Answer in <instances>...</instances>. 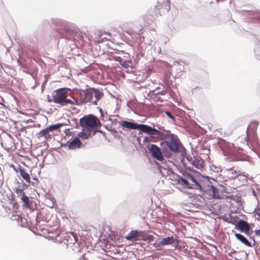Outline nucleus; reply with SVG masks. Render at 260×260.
<instances>
[{
  "label": "nucleus",
  "mask_w": 260,
  "mask_h": 260,
  "mask_svg": "<svg viewBox=\"0 0 260 260\" xmlns=\"http://www.w3.org/2000/svg\"><path fill=\"white\" fill-rule=\"evenodd\" d=\"M92 133H93V134H94L95 131H91L89 128H82V131L77 134V136L78 138H80L82 139H88L91 136Z\"/></svg>",
  "instance_id": "9d476101"
},
{
  "label": "nucleus",
  "mask_w": 260,
  "mask_h": 260,
  "mask_svg": "<svg viewBox=\"0 0 260 260\" xmlns=\"http://www.w3.org/2000/svg\"><path fill=\"white\" fill-rule=\"evenodd\" d=\"M50 131L47 127L46 128L43 129L42 131H41L38 134V138L40 137H44V138L46 140L50 139V135L49 134V132Z\"/></svg>",
  "instance_id": "a211bd4d"
},
{
  "label": "nucleus",
  "mask_w": 260,
  "mask_h": 260,
  "mask_svg": "<svg viewBox=\"0 0 260 260\" xmlns=\"http://www.w3.org/2000/svg\"><path fill=\"white\" fill-rule=\"evenodd\" d=\"M15 192L17 194L18 198L20 197L23 194V193H25L22 189L18 188H16L15 189Z\"/></svg>",
  "instance_id": "393cba45"
},
{
  "label": "nucleus",
  "mask_w": 260,
  "mask_h": 260,
  "mask_svg": "<svg viewBox=\"0 0 260 260\" xmlns=\"http://www.w3.org/2000/svg\"><path fill=\"white\" fill-rule=\"evenodd\" d=\"M78 260H86L85 258L84 255H82L81 257H80Z\"/></svg>",
  "instance_id": "c756f323"
},
{
  "label": "nucleus",
  "mask_w": 260,
  "mask_h": 260,
  "mask_svg": "<svg viewBox=\"0 0 260 260\" xmlns=\"http://www.w3.org/2000/svg\"><path fill=\"white\" fill-rule=\"evenodd\" d=\"M121 125L123 127L127 128L128 129H138L142 132L146 133L150 135V138L146 137L144 139V141L147 142L151 141L155 142L160 137L164 136V134L161 132L146 124H138L136 123H133L127 121H123L121 122Z\"/></svg>",
  "instance_id": "f257e3e1"
},
{
  "label": "nucleus",
  "mask_w": 260,
  "mask_h": 260,
  "mask_svg": "<svg viewBox=\"0 0 260 260\" xmlns=\"http://www.w3.org/2000/svg\"><path fill=\"white\" fill-rule=\"evenodd\" d=\"M225 221H226L228 223L234 224L235 225V226H236L238 223H239L240 219L239 217L238 216L230 215L228 217H226Z\"/></svg>",
  "instance_id": "2eb2a0df"
},
{
  "label": "nucleus",
  "mask_w": 260,
  "mask_h": 260,
  "mask_svg": "<svg viewBox=\"0 0 260 260\" xmlns=\"http://www.w3.org/2000/svg\"><path fill=\"white\" fill-rule=\"evenodd\" d=\"M81 98L78 100L80 104L89 102L93 105H97V102L103 96V93L98 89L89 88L80 93Z\"/></svg>",
  "instance_id": "7ed1b4c3"
},
{
  "label": "nucleus",
  "mask_w": 260,
  "mask_h": 260,
  "mask_svg": "<svg viewBox=\"0 0 260 260\" xmlns=\"http://www.w3.org/2000/svg\"><path fill=\"white\" fill-rule=\"evenodd\" d=\"M22 218H22V217L21 215L17 214H13L12 217H11L12 220H13V221H16L18 223H19L20 222L22 221Z\"/></svg>",
  "instance_id": "5701e85b"
},
{
  "label": "nucleus",
  "mask_w": 260,
  "mask_h": 260,
  "mask_svg": "<svg viewBox=\"0 0 260 260\" xmlns=\"http://www.w3.org/2000/svg\"><path fill=\"white\" fill-rule=\"evenodd\" d=\"M147 149L153 157L159 161H162L164 158L162 155L160 148L156 145L152 144Z\"/></svg>",
  "instance_id": "39448f33"
},
{
  "label": "nucleus",
  "mask_w": 260,
  "mask_h": 260,
  "mask_svg": "<svg viewBox=\"0 0 260 260\" xmlns=\"http://www.w3.org/2000/svg\"><path fill=\"white\" fill-rule=\"evenodd\" d=\"M145 232L143 231H138L137 230H132L129 234L124 237L126 240L128 241L140 240V238L144 240L142 238Z\"/></svg>",
  "instance_id": "423d86ee"
},
{
  "label": "nucleus",
  "mask_w": 260,
  "mask_h": 260,
  "mask_svg": "<svg viewBox=\"0 0 260 260\" xmlns=\"http://www.w3.org/2000/svg\"><path fill=\"white\" fill-rule=\"evenodd\" d=\"M68 90L65 88H60L54 91L52 96V101L62 106L68 105H79L80 102L78 100L73 98L68 99Z\"/></svg>",
  "instance_id": "f03ea898"
},
{
  "label": "nucleus",
  "mask_w": 260,
  "mask_h": 260,
  "mask_svg": "<svg viewBox=\"0 0 260 260\" xmlns=\"http://www.w3.org/2000/svg\"><path fill=\"white\" fill-rule=\"evenodd\" d=\"M80 123L82 128H89L91 131H94V127L101 126L100 120L95 116L91 114L81 118Z\"/></svg>",
  "instance_id": "20e7f679"
},
{
  "label": "nucleus",
  "mask_w": 260,
  "mask_h": 260,
  "mask_svg": "<svg viewBox=\"0 0 260 260\" xmlns=\"http://www.w3.org/2000/svg\"><path fill=\"white\" fill-rule=\"evenodd\" d=\"M254 225V224H251V226H253Z\"/></svg>",
  "instance_id": "7c9ffc66"
},
{
  "label": "nucleus",
  "mask_w": 260,
  "mask_h": 260,
  "mask_svg": "<svg viewBox=\"0 0 260 260\" xmlns=\"http://www.w3.org/2000/svg\"><path fill=\"white\" fill-rule=\"evenodd\" d=\"M166 114L171 119L173 120H175V117L169 111L166 112Z\"/></svg>",
  "instance_id": "a878e982"
},
{
  "label": "nucleus",
  "mask_w": 260,
  "mask_h": 260,
  "mask_svg": "<svg viewBox=\"0 0 260 260\" xmlns=\"http://www.w3.org/2000/svg\"><path fill=\"white\" fill-rule=\"evenodd\" d=\"M63 125V124L62 123H57L49 126L48 127V128L50 131H52L59 128Z\"/></svg>",
  "instance_id": "4be33fe9"
},
{
  "label": "nucleus",
  "mask_w": 260,
  "mask_h": 260,
  "mask_svg": "<svg viewBox=\"0 0 260 260\" xmlns=\"http://www.w3.org/2000/svg\"><path fill=\"white\" fill-rule=\"evenodd\" d=\"M166 91L165 90L161 91L159 92V94H160L161 95H165V94H166Z\"/></svg>",
  "instance_id": "c85d7f7f"
},
{
  "label": "nucleus",
  "mask_w": 260,
  "mask_h": 260,
  "mask_svg": "<svg viewBox=\"0 0 260 260\" xmlns=\"http://www.w3.org/2000/svg\"><path fill=\"white\" fill-rule=\"evenodd\" d=\"M177 181L179 184L182 185L184 188H191L189 183L188 181L182 177H178L177 179Z\"/></svg>",
  "instance_id": "f3484780"
},
{
  "label": "nucleus",
  "mask_w": 260,
  "mask_h": 260,
  "mask_svg": "<svg viewBox=\"0 0 260 260\" xmlns=\"http://www.w3.org/2000/svg\"><path fill=\"white\" fill-rule=\"evenodd\" d=\"M70 234L72 236V237L74 238V242H77L78 240V237H77L76 234L74 232H71Z\"/></svg>",
  "instance_id": "bb28decb"
},
{
  "label": "nucleus",
  "mask_w": 260,
  "mask_h": 260,
  "mask_svg": "<svg viewBox=\"0 0 260 260\" xmlns=\"http://www.w3.org/2000/svg\"><path fill=\"white\" fill-rule=\"evenodd\" d=\"M121 65L125 68H128L129 67V65L128 64V62L126 61H124L122 62H121Z\"/></svg>",
  "instance_id": "cd10ccee"
},
{
  "label": "nucleus",
  "mask_w": 260,
  "mask_h": 260,
  "mask_svg": "<svg viewBox=\"0 0 260 260\" xmlns=\"http://www.w3.org/2000/svg\"><path fill=\"white\" fill-rule=\"evenodd\" d=\"M251 226L246 221L243 220H240L239 223L235 226V229L244 232L246 234H248Z\"/></svg>",
  "instance_id": "0eeeda50"
},
{
  "label": "nucleus",
  "mask_w": 260,
  "mask_h": 260,
  "mask_svg": "<svg viewBox=\"0 0 260 260\" xmlns=\"http://www.w3.org/2000/svg\"><path fill=\"white\" fill-rule=\"evenodd\" d=\"M229 177L232 179H235L241 173L240 170H234L233 168L226 169Z\"/></svg>",
  "instance_id": "ddd939ff"
},
{
  "label": "nucleus",
  "mask_w": 260,
  "mask_h": 260,
  "mask_svg": "<svg viewBox=\"0 0 260 260\" xmlns=\"http://www.w3.org/2000/svg\"><path fill=\"white\" fill-rule=\"evenodd\" d=\"M19 173L21 176L25 180L27 183H30V178L29 175L25 172L24 169L20 168Z\"/></svg>",
  "instance_id": "6ab92c4d"
},
{
  "label": "nucleus",
  "mask_w": 260,
  "mask_h": 260,
  "mask_svg": "<svg viewBox=\"0 0 260 260\" xmlns=\"http://www.w3.org/2000/svg\"><path fill=\"white\" fill-rule=\"evenodd\" d=\"M235 236L238 240H239L241 242L245 244L246 246L249 247H252L251 244L243 235L240 234L235 233Z\"/></svg>",
  "instance_id": "dca6fc26"
},
{
  "label": "nucleus",
  "mask_w": 260,
  "mask_h": 260,
  "mask_svg": "<svg viewBox=\"0 0 260 260\" xmlns=\"http://www.w3.org/2000/svg\"><path fill=\"white\" fill-rule=\"evenodd\" d=\"M67 145H68L69 149H75L80 148L82 145V143L79 138L76 137L71 141H68Z\"/></svg>",
  "instance_id": "1a4fd4ad"
},
{
  "label": "nucleus",
  "mask_w": 260,
  "mask_h": 260,
  "mask_svg": "<svg viewBox=\"0 0 260 260\" xmlns=\"http://www.w3.org/2000/svg\"><path fill=\"white\" fill-rule=\"evenodd\" d=\"M175 240L176 239L174 237H168L160 239L158 242V244L160 245H170L173 244Z\"/></svg>",
  "instance_id": "4468645a"
},
{
  "label": "nucleus",
  "mask_w": 260,
  "mask_h": 260,
  "mask_svg": "<svg viewBox=\"0 0 260 260\" xmlns=\"http://www.w3.org/2000/svg\"><path fill=\"white\" fill-rule=\"evenodd\" d=\"M18 208L19 205L14 200H12V201L10 200L9 201V206L5 207L7 212L12 211L16 212L18 209Z\"/></svg>",
  "instance_id": "f8f14e48"
},
{
  "label": "nucleus",
  "mask_w": 260,
  "mask_h": 260,
  "mask_svg": "<svg viewBox=\"0 0 260 260\" xmlns=\"http://www.w3.org/2000/svg\"><path fill=\"white\" fill-rule=\"evenodd\" d=\"M255 215H257L260 218V209L255 211ZM254 233L256 236L260 237V229L255 230Z\"/></svg>",
  "instance_id": "b1692460"
},
{
  "label": "nucleus",
  "mask_w": 260,
  "mask_h": 260,
  "mask_svg": "<svg viewBox=\"0 0 260 260\" xmlns=\"http://www.w3.org/2000/svg\"><path fill=\"white\" fill-rule=\"evenodd\" d=\"M20 199L23 202L25 206H28L29 205V199L28 197L24 193L20 197Z\"/></svg>",
  "instance_id": "412c9836"
},
{
  "label": "nucleus",
  "mask_w": 260,
  "mask_h": 260,
  "mask_svg": "<svg viewBox=\"0 0 260 260\" xmlns=\"http://www.w3.org/2000/svg\"><path fill=\"white\" fill-rule=\"evenodd\" d=\"M183 176L185 179L188 180H191L193 183L192 184L193 185H199L196 180L194 177L189 173L183 174Z\"/></svg>",
  "instance_id": "aec40b11"
},
{
  "label": "nucleus",
  "mask_w": 260,
  "mask_h": 260,
  "mask_svg": "<svg viewBox=\"0 0 260 260\" xmlns=\"http://www.w3.org/2000/svg\"><path fill=\"white\" fill-rule=\"evenodd\" d=\"M191 164L196 168L201 170L204 167V161L200 156H193L191 158Z\"/></svg>",
  "instance_id": "6e6552de"
},
{
  "label": "nucleus",
  "mask_w": 260,
  "mask_h": 260,
  "mask_svg": "<svg viewBox=\"0 0 260 260\" xmlns=\"http://www.w3.org/2000/svg\"><path fill=\"white\" fill-rule=\"evenodd\" d=\"M168 145L170 150L174 152H178L179 150V142L177 139L172 138L168 142Z\"/></svg>",
  "instance_id": "9b49d317"
}]
</instances>
